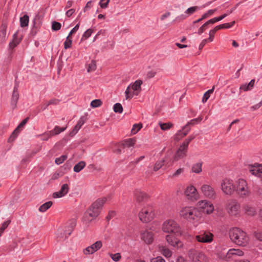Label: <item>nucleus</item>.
<instances>
[{
    "instance_id": "f257e3e1",
    "label": "nucleus",
    "mask_w": 262,
    "mask_h": 262,
    "mask_svg": "<svg viewBox=\"0 0 262 262\" xmlns=\"http://www.w3.org/2000/svg\"><path fill=\"white\" fill-rule=\"evenodd\" d=\"M106 200V198H101L92 204L84 214L83 221L85 224H89L98 216Z\"/></svg>"
},
{
    "instance_id": "f03ea898",
    "label": "nucleus",
    "mask_w": 262,
    "mask_h": 262,
    "mask_svg": "<svg viewBox=\"0 0 262 262\" xmlns=\"http://www.w3.org/2000/svg\"><path fill=\"white\" fill-rule=\"evenodd\" d=\"M229 236L233 242L241 246H246L249 241L246 233L238 228H233L229 231Z\"/></svg>"
},
{
    "instance_id": "7ed1b4c3",
    "label": "nucleus",
    "mask_w": 262,
    "mask_h": 262,
    "mask_svg": "<svg viewBox=\"0 0 262 262\" xmlns=\"http://www.w3.org/2000/svg\"><path fill=\"white\" fill-rule=\"evenodd\" d=\"M162 230L163 232L172 233L175 236L182 234L181 229L179 225L173 220H167L163 223Z\"/></svg>"
},
{
    "instance_id": "20e7f679",
    "label": "nucleus",
    "mask_w": 262,
    "mask_h": 262,
    "mask_svg": "<svg viewBox=\"0 0 262 262\" xmlns=\"http://www.w3.org/2000/svg\"><path fill=\"white\" fill-rule=\"evenodd\" d=\"M180 216L184 219L191 221L199 217V212L197 208L192 206L182 207L179 212Z\"/></svg>"
},
{
    "instance_id": "39448f33",
    "label": "nucleus",
    "mask_w": 262,
    "mask_h": 262,
    "mask_svg": "<svg viewBox=\"0 0 262 262\" xmlns=\"http://www.w3.org/2000/svg\"><path fill=\"white\" fill-rule=\"evenodd\" d=\"M235 191L242 198L248 197L250 193L246 181L243 179H239L235 182Z\"/></svg>"
},
{
    "instance_id": "423d86ee",
    "label": "nucleus",
    "mask_w": 262,
    "mask_h": 262,
    "mask_svg": "<svg viewBox=\"0 0 262 262\" xmlns=\"http://www.w3.org/2000/svg\"><path fill=\"white\" fill-rule=\"evenodd\" d=\"M143 82L141 80H137L129 85L125 91L126 99H131L134 95H138L141 91V85Z\"/></svg>"
},
{
    "instance_id": "0eeeda50",
    "label": "nucleus",
    "mask_w": 262,
    "mask_h": 262,
    "mask_svg": "<svg viewBox=\"0 0 262 262\" xmlns=\"http://www.w3.org/2000/svg\"><path fill=\"white\" fill-rule=\"evenodd\" d=\"M155 212L151 206H147L143 208L139 213L140 220L143 223L151 221L155 217Z\"/></svg>"
},
{
    "instance_id": "6e6552de",
    "label": "nucleus",
    "mask_w": 262,
    "mask_h": 262,
    "mask_svg": "<svg viewBox=\"0 0 262 262\" xmlns=\"http://www.w3.org/2000/svg\"><path fill=\"white\" fill-rule=\"evenodd\" d=\"M221 188L225 194L231 195L235 191V185L232 180L225 179L221 182Z\"/></svg>"
},
{
    "instance_id": "1a4fd4ad",
    "label": "nucleus",
    "mask_w": 262,
    "mask_h": 262,
    "mask_svg": "<svg viewBox=\"0 0 262 262\" xmlns=\"http://www.w3.org/2000/svg\"><path fill=\"white\" fill-rule=\"evenodd\" d=\"M239 204L235 200H230L227 205L226 209L230 215L237 216L239 214Z\"/></svg>"
},
{
    "instance_id": "9d476101",
    "label": "nucleus",
    "mask_w": 262,
    "mask_h": 262,
    "mask_svg": "<svg viewBox=\"0 0 262 262\" xmlns=\"http://www.w3.org/2000/svg\"><path fill=\"white\" fill-rule=\"evenodd\" d=\"M200 191L203 195L206 198L214 200L216 198V193L215 190L210 185L203 184L200 187Z\"/></svg>"
},
{
    "instance_id": "9b49d317",
    "label": "nucleus",
    "mask_w": 262,
    "mask_h": 262,
    "mask_svg": "<svg viewBox=\"0 0 262 262\" xmlns=\"http://www.w3.org/2000/svg\"><path fill=\"white\" fill-rule=\"evenodd\" d=\"M184 194L188 200L192 201H196L199 198L197 189L192 185H190L186 187Z\"/></svg>"
},
{
    "instance_id": "f8f14e48",
    "label": "nucleus",
    "mask_w": 262,
    "mask_h": 262,
    "mask_svg": "<svg viewBox=\"0 0 262 262\" xmlns=\"http://www.w3.org/2000/svg\"><path fill=\"white\" fill-rule=\"evenodd\" d=\"M196 240L200 243H210L213 239V235L208 231H203L195 236Z\"/></svg>"
},
{
    "instance_id": "ddd939ff",
    "label": "nucleus",
    "mask_w": 262,
    "mask_h": 262,
    "mask_svg": "<svg viewBox=\"0 0 262 262\" xmlns=\"http://www.w3.org/2000/svg\"><path fill=\"white\" fill-rule=\"evenodd\" d=\"M188 147L183 144H181L176 150L173 157L174 161H178L180 159H183L187 156Z\"/></svg>"
},
{
    "instance_id": "4468645a",
    "label": "nucleus",
    "mask_w": 262,
    "mask_h": 262,
    "mask_svg": "<svg viewBox=\"0 0 262 262\" xmlns=\"http://www.w3.org/2000/svg\"><path fill=\"white\" fill-rule=\"evenodd\" d=\"M102 246V242L101 241H98L91 246H89L83 249L82 252L84 255L92 254L99 250Z\"/></svg>"
},
{
    "instance_id": "2eb2a0df",
    "label": "nucleus",
    "mask_w": 262,
    "mask_h": 262,
    "mask_svg": "<svg viewBox=\"0 0 262 262\" xmlns=\"http://www.w3.org/2000/svg\"><path fill=\"white\" fill-rule=\"evenodd\" d=\"M75 226V223L73 222L69 226H67L65 227V229H59L58 230V235L59 237H60L62 239H64L67 238L72 233L73 229Z\"/></svg>"
},
{
    "instance_id": "dca6fc26",
    "label": "nucleus",
    "mask_w": 262,
    "mask_h": 262,
    "mask_svg": "<svg viewBox=\"0 0 262 262\" xmlns=\"http://www.w3.org/2000/svg\"><path fill=\"white\" fill-rule=\"evenodd\" d=\"M200 205L203 209V212L207 214L211 213L214 210V207L213 205L206 200L202 201L200 202Z\"/></svg>"
},
{
    "instance_id": "f3484780",
    "label": "nucleus",
    "mask_w": 262,
    "mask_h": 262,
    "mask_svg": "<svg viewBox=\"0 0 262 262\" xmlns=\"http://www.w3.org/2000/svg\"><path fill=\"white\" fill-rule=\"evenodd\" d=\"M166 240L169 245L173 247L181 248L183 246L182 243L172 235H166Z\"/></svg>"
},
{
    "instance_id": "a211bd4d",
    "label": "nucleus",
    "mask_w": 262,
    "mask_h": 262,
    "mask_svg": "<svg viewBox=\"0 0 262 262\" xmlns=\"http://www.w3.org/2000/svg\"><path fill=\"white\" fill-rule=\"evenodd\" d=\"M135 197L137 203L144 204L147 200L148 196L144 192L136 190L135 192Z\"/></svg>"
},
{
    "instance_id": "6ab92c4d",
    "label": "nucleus",
    "mask_w": 262,
    "mask_h": 262,
    "mask_svg": "<svg viewBox=\"0 0 262 262\" xmlns=\"http://www.w3.org/2000/svg\"><path fill=\"white\" fill-rule=\"evenodd\" d=\"M249 171L253 175L262 178V165L256 164L249 167Z\"/></svg>"
},
{
    "instance_id": "aec40b11",
    "label": "nucleus",
    "mask_w": 262,
    "mask_h": 262,
    "mask_svg": "<svg viewBox=\"0 0 262 262\" xmlns=\"http://www.w3.org/2000/svg\"><path fill=\"white\" fill-rule=\"evenodd\" d=\"M69 190L68 185L67 184H63L60 190L59 191L54 192L52 196L54 198H61L68 193Z\"/></svg>"
},
{
    "instance_id": "412c9836",
    "label": "nucleus",
    "mask_w": 262,
    "mask_h": 262,
    "mask_svg": "<svg viewBox=\"0 0 262 262\" xmlns=\"http://www.w3.org/2000/svg\"><path fill=\"white\" fill-rule=\"evenodd\" d=\"M18 98L19 94L18 92V85H15L13 89L11 101V105L13 109H14L16 107Z\"/></svg>"
},
{
    "instance_id": "4be33fe9",
    "label": "nucleus",
    "mask_w": 262,
    "mask_h": 262,
    "mask_svg": "<svg viewBox=\"0 0 262 262\" xmlns=\"http://www.w3.org/2000/svg\"><path fill=\"white\" fill-rule=\"evenodd\" d=\"M141 239L147 244H150L154 240L153 234L151 232L145 231L141 233Z\"/></svg>"
},
{
    "instance_id": "5701e85b",
    "label": "nucleus",
    "mask_w": 262,
    "mask_h": 262,
    "mask_svg": "<svg viewBox=\"0 0 262 262\" xmlns=\"http://www.w3.org/2000/svg\"><path fill=\"white\" fill-rule=\"evenodd\" d=\"M29 119V117L26 118L24 119L18 125V126L15 128V129L12 133L11 137H10L9 140H11L12 138V140H13L17 136V134L19 132L20 129L23 128L24 125L27 123Z\"/></svg>"
},
{
    "instance_id": "b1692460",
    "label": "nucleus",
    "mask_w": 262,
    "mask_h": 262,
    "mask_svg": "<svg viewBox=\"0 0 262 262\" xmlns=\"http://www.w3.org/2000/svg\"><path fill=\"white\" fill-rule=\"evenodd\" d=\"M190 130V128H188L187 129L179 130L176 135L173 137V140L176 142H178L180 140H181L183 137L186 136Z\"/></svg>"
},
{
    "instance_id": "393cba45",
    "label": "nucleus",
    "mask_w": 262,
    "mask_h": 262,
    "mask_svg": "<svg viewBox=\"0 0 262 262\" xmlns=\"http://www.w3.org/2000/svg\"><path fill=\"white\" fill-rule=\"evenodd\" d=\"M244 255V252L239 249H230L227 253L226 256L231 258L234 256H242Z\"/></svg>"
},
{
    "instance_id": "a878e982",
    "label": "nucleus",
    "mask_w": 262,
    "mask_h": 262,
    "mask_svg": "<svg viewBox=\"0 0 262 262\" xmlns=\"http://www.w3.org/2000/svg\"><path fill=\"white\" fill-rule=\"evenodd\" d=\"M199 9V7L198 6H193L191 7L188 8L185 11V13L187 15V16H185L184 15H182L180 16H179L178 18H182V19H185L187 16L191 15L193 14L196 11Z\"/></svg>"
},
{
    "instance_id": "bb28decb",
    "label": "nucleus",
    "mask_w": 262,
    "mask_h": 262,
    "mask_svg": "<svg viewBox=\"0 0 262 262\" xmlns=\"http://www.w3.org/2000/svg\"><path fill=\"white\" fill-rule=\"evenodd\" d=\"M7 26L6 24L3 23L1 26L0 29V40L1 42H4L6 40V30Z\"/></svg>"
},
{
    "instance_id": "cd10ccee",
    "label": "nucleus",
    "mask_w": 262,
    "mask_h": 262,
    "mask_svg": "<svg viewBox=\"0 0 262 262\" xmlns=\"http://www.w3.org/2000/svg\"><path fill=\"white\" fill-rule=\"evenodd\" d=\"M255 83L254 79H252L249 83L243 84L240 86L239 90L243 91L251 90L253 87Z\"/></svg>"
},
{
    "instance_id": "c85d7f7f",
    "label": "nucleus",
    "mask_w": 262,
    "mask_h": 262,
    "mask_svg": "<svg viewBox=\"0 0 262 262\" xmlns=\"http://www.w3.org/2000/svg\"><path fill=\"white\" fill-rule=\"evenodd\" d=\"M159 251L166 257H170L171 256V251L165 246H159Z\"/></svg>"
},
{
    "instance_id": "c756f323",
    "label": "nucleus",
    "mask_w": 262,
    "mask_h": 262,
    "mask_svg": "<svg viewBox=\"0 0 262 262\" xmlns=\"http://www.w3.org/2000/svg\"><path fill=\"white\" fill-rule=\"evenodd\" d=\"M191 254H192V259L194 261H201L204 257L203 253L196 251H193Z\"/></svg>"
},
{
    "instance_id": "7c9ffc66",
    "label": "nucleus",
    "mask_w": 262,
    "mask_h": 262,
    "mask_svg": "<svg viewBox=\"0 0 262 262\" xmlns=\"http://www.w3.org/2000/svg\"><path fill=\"white\" fill-rule=\"evenodd\" d=\"M202 162H198L193 164L191 167V172L195 173H200L202 171Z\"/></svg>"
},
{
    "instance_id": "2f4dec72",
    "label": "nucleus",
    "mask_w": 262,
    "mask_h": 262,
    "mask_svg": "<svg viewBox=\"0 0 262 262\" xmlns=\"http://www.w3.org/2000/svg\"><path fill=\"white\" fill-rule=\"evenodd\" d=\"M244 209L245 213L248 215L253 216L256 214V210L255 208L250 205H246L244 206Z\"/></svg>"
},
{
    "instance_id": "473e14b6",
    "label": "nucleus",
    "mask_w": 262,
    "mask_h": 262,
    "mask_svg": "<svg viewBox=\"0 0 262 262\" xmlns=\"http://www.w3.org/2000/svg\"><path fill=\"white\" fill-rule=\"evenodd\" d=\"M84 121L82 120H79L77 122L76 125L75 126L72 131L70 133V135L71 136H73L76 134L78 132V131L80 129Z\"/></svg>"
},
{
    "instance_id": "72a5a7b5",
    "label": "nucleus",
    "mask_w": 262,
    "mask_h": 262,
    "mask_svg": "<svg viewBox=\"0 0 262 262\" xmlns=\"http://www.w3.org/2000/svg\"><path fill=\"white\" fill-rule=\"evenodd\" d=\"M85 162L81 161L78 162L77 164H76L73 170L76 172H80L84 167L85 166Z\"/></svg>"
},
{
    "instance_id": "f704fd0d",
    "label": "nucleus",
    "mask_w": 262,
    "mask_h": 262,
    "mask_svg": "<svg viewBox=\"0 0 262 262\" xmlns=\"http://www.w3.org/2000/svg\"><path fill=\"white\" fill-rule=\"evenodd\" d=\"M52 204H53V203L52 201L47 202L43 204L42 205H41L39 207L38 210L41 212H44L47 210H48L49 208H50L51 207V206L52 205Z\"/></svg>"
},
{
    "instance_id": "c9c22d12",
    "label": "nucleus",
    "mask_w": 262,
    "mask_h": 262,
    "mask_svg": "<svg viewBox=\"0 0 262 262\" xmlns=\"http://www.w3.org/2000/svg\"><path fill=\"white\" fill-rule=\"evenodd\" d=\"M29 16L25 14L20 18V25L22 28L28 26L29 23Z\"/></svg>"
},
{
    "instance_id": "e433bc0d",
    "label": "nucleus",
    "mask_w": 262,
    "mask_h": 262,
    "mask_svg": "<svg viewBox=\"0 0 262 262\" xmlns=\"http://www.w3.org/2000/svg\"><path fill=\"white\" fill-rule=\"evenodd\" d=\"M202 120V117L200 116L198 118L193 119L191 120L189 122H188L184 127L183 129H187L188 128H190L189 127V125H194L196 123L200 122Z\"/></svg>"
},
{
    "instance_id": "4c0bfd02",
    "label": "nucleus",
    "mask_w": 262,
    "mask_h": 262,
    "mask_svg": "<svg viewBox=\"0 0 262 262\" xmlns=\"http://www.w3.org/2000/svg\"><path fill=\"white\" fill-rule=\"evenodd\" d=\"M164 159H161L160 160L157 161L154 166L153 171H157L159 169H160L164 165Z\"/></svg>"
},
{
    "instance_id": "58836bf2",
    "label": "nucleus",
    "mask_w": 262,
    "mask_h": 262,
    "mask_svg": "<svg viewBox=\"0 0 262 262\" xmlns=\"http://www.w3.org/2000/svg\"><path fill=\"white\" fill-rule=\"evenodd\" d=\"M66 128H67V127H60L58 126H56L54 127V128L53 130H50V132H52V136H54V135H58V134H60V133L64 131Z\"/></svg>"
},
{
    "instance_id": "ea45409f",
    "label": "nucleus",
    "mask_w": 262,
    "mask_h": 262,
    "mask_svg": "<svg viewBox=\"0 0 262 262\" xmlns=\"http://www.w3.org/2000/svg\"><path fill=\"white\" fill-rule=\"evenodd\" d=\"M52 136H53L52 135V132L50 131L37 136V137L40 138V139L42 141H47Z\"/></svg>"
},
{
    "instance_id": "a19ab883",
    "label": "nucleus",
    "mask_w": 262,
    "mask_h": 262,
    "mask_svg": "<svg viewBox=\"0 0 262 262\" xmlns=\"http://www.w3.org/2000/svg\"><path fill=\"white\" fill-rule=\"evenodd\" d=\"M228 15L227 14H224L219 17L213 18L211 19L208 20V23H209L210 24H213L217 21H220L225 18Z\"/></svg>"
},
{
    "instance_id": "79ce46f5",
    "label": "nucleus",
    "mask_w": 262,
    "mask_h": 262,
    "mask_svg": "<svg viewBox=\"0 0 262 262\" xmlns=\"http://www.w3.org/2000/svg\"><path fill=\"white\" fill-rule=\"evenodd\" d=\"M159 124L161 127V129L163 130H165L171 128L173 124L170 122L168 123H162L159 122Z\"/></svg>"
},
{
    "instance_id": "37998d69",
    "label": "nucleus",
    "mask_w": 262,
    "mask_h": 262,
    "mask_svg": "<svg viewBox=\"0 0 262 262\" xmlns=\"http://www.w3.org/2000/svg\"><path fill=\"white\" fill-rule=\"evenodd\" d=\"M214 88H213L211 89H210L208 90L207 92L205 93V94L203 95V98H202V102H206L207 100L210 97V94H212L213 92Z\"/></svg>"
},
{
    "instance_id": "c03bdc74",
    "label": "nucleus",
    "mask_w": 262,
    "mask_h": 262,
    "mask_svg": "<svg viewBox=\"0 0 262 262\" xmlns=\"http://www.w3.org/2000/svg\"><path fill=\"white\" fill-rule=\"evenodd\" d=\"M113 110L115 113L119 114L123 112V107L122 106V105L119 103H117L114 104Z\"/></svg>"
},
{
    "instance_id": "a18cd8bd",
    "label": "nucleus",
    "mask_w": 262,
    "mask_h": 262,
    "mask_svg": "<svg viewBox=\"0 0 262 262\" xmlns=\"http://www.w3.org/2000/svg\"><path fill=\"white\" fill-rule=\"evenodd\" d=\"M135 140L132 138L128 139L124 141L123 144L124 146L129 147L134 145Z\"/></svg>"
},
{
    "instance_id": "49530a36",
    "label": "nucleus",
    "mask_w": 262,
    "mask_h": 262,
    "mask_svg": "<svg viewBox=\"0 0 262 262\" xmlns=\"http://www.w3.org/2000/svg\"><path fill=\"white\" fill-rule=\"evenodd\" d=\"M142 127V125L141 123L134 124L131 130L132 134H136Z\"/></svg>"
},
{
    "instance_id": "de8ad7c7",
    "label": "nucleus",
    "mask_w": 262,
    "mask_h": 262,
    "mask_svg": "<svg viewBox=\"0 0 262 262\" xmlns=\"http://www.w3.org/2000/svg\"><path fill=\"white\" fill-rule=\"evenodd\" d=\"M96 69V62L94 60L91 61V63L89 65V67L88 68V72H91L94 71Z\"/></svg>"
},
{
    "instance_id": "09e8293b",
    "label": "nucleus",
    "mask_w": 262,
    "mask_h": 262,
    "mask_svg": "<svg viewBox=\"0 0 262 262\" xmlns=\"http://www.w3.org/2000/svg\"><path fill=\"white\" fill-rule=\"evenodd\" d=\"M72 39L70 38L69 36H67L66 40L64 42V48L65 49H67L71 48L72 46Z\"/></svg>"
},
{
    "instance_id": "8fccbe9b",
    "label": "nucleus",
    "mask_w": 262,
    "mask_h": 262,
    "mask_svg": "<svg viewBox=\"0 0 262 262\" xmlns=\"http://www.w3.org/2000/svg\"><path fill=\"white\" fill-rule=\"evenodd\" d=\"M110 256L111 258L115 261H118L121 258V255L119 253H117L115 254L111 253L110 254Z\"/></svg>"
},
{
    "instance_id": "3c124183",
    "label": "nucleus",
    "mask_w": 262,
    "mask_h": 262,
    "mask_svg": "<svg viewBox=\"0 0 262 262\" xmlns=\"http://www.w3.org/2000/svg\"><path fill=\"white\" fill-rule=\"evenodd\" d=\"M92 30L91 29H88L83 34L81 40L88 38L92 33Z\"/></svg>"
},
{
    "instance_id": "603ef678",
    "label": "nucleus",
    "mask_w": 262,
    "mask_h": 262,
    "mask_svg": "<svg viewBox=\"0 0 262 262\" xmlns=\"http://www.w3.org/2000/svg\"><path fill=\"white\" fill-rule=\"evenodd\" d=\"M195 138V136L193 135L189 136L187 139H185L182 144H184L186 146L188 147L189 144L190 142Z\"/></svg>"
},
{
    "instance_id": "864d4df0",
    "label": "nucleus",
    "mask_w": 262,
    "mask_h": 262,
    "mask_svg": "<svg viewBox=\"0 0 262 262\" xmlns=\"http://www.w3.org/2000/svg\"><path fill=\"white\" fill-rule=\"evenodd\" d=\"M102 104V102L100 99H95L93 100L91 103L92 107H97Z\"/></svg>"
},
{
    "instance_id": "5fc2aeb1",
    "label": "nucleus",
    "mask_w": 262,
    "mask_h": 262,
    "mask_svg": "<svg viewBox=\"0 0 262 262\" xmlns=\"http://www.w3.org/2000/svg\"><path fill=\"white\" fill-rule=\"evenodd\" d=\"M67 156L62 155L61 157H60L59 158H57L55 159V163L59 165V164L62 163L67 159Z\"/></svg>"
},
{
    "instance_id": "6e6d98bb",
    "label": "nucleus",
    "mask_w": 262,
    "mask_h": 262,
    "mask_svg": "<svg viewBox=\"0 0 262 262\" xmlns=\"http://www.w3.org/2000/svg\"><path fill=\"white\" fill-rule=\"evenodd\" d=\"M61 24L57 21H53L52 25V29L54 31H58L61 28Z\"/></svg>"
},
{
    "instance_id": "4d7b16f0",
    "label": "nucleus",
    "mask_w": 262,
    "mask_h": 262,
    "mask_svg": "<svg viewBox=\"0 0 262 262\" xmlns=\"http://www.w3.org/2000/svg\"><path fill=\"white\" fill-rule=\"evenodd\" d=\"M110 0H100L99 2V5L101 8H106L108 6V4Z\"/></svg>"
},
{
    "instance_id": "13d9d810",
    "label": "nucleus",
    "mask_w": 262,
    "mask_h": 262,
    "mask_svg": "<svg viewBox=\"0 0 262 262\" xmlns=\"http://www.w3.org/2000/svg\"><path fill=\"white\" fill-rule=\"evenodd\" d=\"M10 221H7L3 223L2 224V227L0 228V236L2 235V233L3 232L4 230L7 228V227L8 226L9 224H10Z\"/></svg>"
},
{
    "instance_id": "bf43d9fd",
    "label": "nucleus",
    "mask_w": 262,
    "mask_h": 262,
    "mask_svg": "<svg viewBox=\"0 0 262 262\" xmlns=\"http://www.w3.org/2000/svg\"><path fill=\"white\" fill-rule=\"evenodd\" d=\"M209 24L208 21L204 23L198 30V34L200 35L201 34L206 30L207 26Z\"/></svg>"
},
{
    "instance_id": "052dcab7",
    "label": "nucleus",
    "mask_w": 262,
    "mask_h": 262,
    "mask_svg": "<svg viewBox=\"0 0 262 262\" xmlns=\"http://www.w3.org/2000/svg\"><path fill=\"white\" fill-rule=\"evenodd\" d=\"M235 21H233L230 23H225L223 24H221V27L223 29H228L232 27L235 24Z\"/></svg>"
},
{
    "instance_id": "680f3d73",
    "label": "nucleus",
    "mask_w": 262,
    "mask_h": 262,
    "mask_svg": "<svg viewBox=\"0 0 262 262\" xmlns=\"http://www.w3.org/2000/svg\"><path fill=\"white\" fill-rule=\"evenodd\" d=\"M150 262H165L161 256H157L150 259Z\"/></svg>"
},
{
    "instance_id": "e2e57ef3",
    "label": "nucleus",
    "mask_w": 262,
    "mask_h": 262,
    "mask_svg": "<svg viewBox=\"0 0 262 262\" xmlns=\"http://www.w3.org/2000/svg\"><path fill=\"white\" fill-rule=\"evenodd\" d=\"M17 33L18 32H16L14 35H13V39L12 41L15 43L17 45H18L19 42H20V39L17 37Z\"/></svg>"
},
{
    "instance_id": "0e129e2a",
    "label": "nucleus",
    "mask_w": 262,
    "mask_h": 262,
    "mask_svg": "<svg viewBox=\"0 0 262 262\" xmlns=\"http://www.w3.org/2000/svg\"><path fill=\"white\" fill-rule=\"evenodd\" d=\"M184 171V168H180L173 174V177H177L179 176L180 174H181Z\"/></svg>"
},
{
    "instance_id": "69168bd1",
    "label": "nucleus",
    "mask_w": 262,
    "mask_h": 262,
    "mask_svg": "<svg viewBox=\"0 0 262 262\" xmlns=\"http://www.w3.org/2000/svg\"><path fill=\"white\" fill-rule=\"evenodd\" d=\"M215 33L212 30H210L209 32V37L207 39H208V41H209L210 42L213 41Z\"/></svg>"
},
{
    "instance_id": "338daca9",
    "label": "nucleus",
    "mask_w": 262,
    "mask_h": 262,
    "mask_svg": "<svg viewBox=\"0 0 262 262\" xmlns=\"http://www.w3.org/2000/svg\"><path fill=\"white\" fill-rule=\"evenodd\" d=\"M59 100L57 99H53L48 101L50 105H57L58 104Z\"/></svg>"
},
{
    "instance_id": "774afa93",
    "label": "nucleus",
    "mask_w": 262,
    "mask_h": 262,
    "mask_svg": "<svg viewBox=\"0 0 262 262\" xmlns=\"http://www.w3.org/2000/svg\"><path fill=\"white\" fill-rule=\"evenodd\" d=\"M255 237L260 241H262V232H255Z\"/></svg>"
}]
</instances>
